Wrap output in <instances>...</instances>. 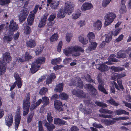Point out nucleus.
<instances>
[{
	"mask_svg": "<svg viewBox=\"0 0 131 131\" xmlns=\"http://www.w3.org/2000/svg\"><path fill=\"white\" fill-rule=\"evenodd\" d=\"M26 43L28 47L30 48H33L36 46V42L34 40L31 39L28 41Z\"/></svg>",
	"mask_w": 131,
	"mask_h": 131,
	"instance_id": "obj_22",
	"label": "nucleus"
},
{
	"mask_svg": "<svg viewBox=\"0 0 131 131\" xmlns=\"http://www.w3.org/2000/svg\"><path fill=\"white\" fill-rule=\"evenodd\" d=\"M115 55L114 54L111 55L109 57L108 61L106 63H103L102 64H98L96 65V68L102 72L107 70L108 69H110V68H108V66L105 65V64L108 65H111L113 64V63L111 62V61L114 62H116L118 61V59H116L114 58L115 57Z\"/></svg>",
	"mask_w": 131,
	"mask_h": 131,
	"instance_id": "obj_3",
	"label": "nucleus"
},
{
	"mask_svg": "<svg viewBox=\"0 0 131 131\" xmlns=\"http://www.w3.org/2000/svg\"><path fill=\"white\" fill-rule=\"evenodd\" d=\"M74 81L73 82H71L70 85H75L79 87L80 88H82L83 86V83L81 80L80 78L77 77L74 78L73 80Z\"/></svg>",
	"mask_w": 131,
	"mask_h": 131,
	"instance_id": "obj_11",
	"label": "nucleus"
},
{
	"mask_svg": "<svg viewBox=\"0 0 131 131\" xmlns=\"http://www.w3.org/2000/svg\"><path fill=\"white\" fill-rule=\"evenodd\" d=\"M78 24L80 27L84 26L86 24L85 21L84 20H80L78 23Z\"/></svg>",
	"mask_w": 131,
	"mask_h": 131,
	"instance_id": "obj_52",
	"label": "nucleus"
},
{
	"mask_svg": "<svg viewBox=\"0 0 131 131\" xmlns=\"http://www.w3.org/2000/svg\"><path fill=\"white\" fill-rule=\"evenodd\" d=\"M65 10L66 14H70L73 12V9H63Z\"/></svg>",
	"mask_w": 131,
	"mask_h": 131,
	"instance_id": "obj_59",
	"label": "nucleus"
},
{
	"mask_svg": "<svg viewBox=\"0 0 131 131\" xmlns=\"http://www.w3.org/2000/svg\"><path fill=\"white\" fill-rule=\"evenodd\" d=\"M10 2V0H0V4L2 5H6Z\"/></svg>",
	"mask_w": 131,
	"mask_h": 131,
	"instance_id": "obj_48",
	"label": "nucleus"
},
{
	"mask_svg": "<svg viewBox=\"0 0 131 131\" xmlns=\"http://www.w3.org/2000/svg\"><path fill=\"white\" fill-rule=\"evenodd\" d=\"M14 77L16 80L15 82H17V81L21 80V79L19 76V75L17 73H15L14 74Z\"/></svg>",
	"mask_w": 131,
	"mask_h": 131,
	"instance_id": "obj_60",
	"label": "nucleus"
},
{
	"mask_svg": "<svg viewBox=\"0 0 131 131\" xmlns=\"http://www.w3.org/2000/svg\"><path fill=\"white\" fill-rule=\"evenodd\" d=\"M59 4V1H55L53 2L50 4V7L53 8H55L57 7Z\"/></svg>",
	"mask_w": 131,
	"mask_h": 131,
	"instance_id": "obj_46",
	"label": "nucleus"
},
{
	"mask_svg": "<svg viewBox=\"0 0 131 131\" xmlns=\"http://www.w3.org/2000/svg\"><path fill=\"white\" fill-rule=\"evenodd\" d=\"M61 119L59 118H55L54 119V123L55 124L59 125Z\"/></svg>",
	"mask_w": 131,
	"mask_h": 131,
	"instance_id": "obj_63",
	"label": "nucleus"
},
{
	"mask_svg": "<svg viewBox=\"0 0 131 131\" xmlns=\"http://www.w3.org/2000/svg\"><path fill=\"white\" fill-rule=\"evenodd\" d=\"M86 96V94L82 90H78V93L77 96L79 98H83Z\"/></svg>",
	"mask_w": 131,
	"mask_h": 131,
	"instance_id": "obj_33",
	"label": "nucleus"
},
{
	"mask_svg": "<svg viewBox=\"0 0 131 131\" xmlns=\"http://www.w3.org/2000/svg\"><path fill=\"white\" fill-rule=\"evenodd\" d=\"M87 36L90 42L92 41L95 38V35L92 32H90L88 33Z\"/></svg>",
	"mask_w": 131,
	"mask_h": 131,
	"instance_id": "obj_30",
	"label": "nucleus"
},
{
	"mask_svg": "<svg viewBox=\"0 0 131 131\" xmlns=\"http://www.w3.org/2000/svg\"><path fill=\"white\" fill-rule=\"evenodd\" d=\"M66 15V12L64 9H62L59 11L57 14V17L59 18H64Z\"/></svg>",
	"mask_w": 131,
	"mask_h": 131,
	"instance_id": "obj_24",
	"label": "nucleus"
},
{
	"mask_svg": "<svg viewBox=\"0 0 131 131\" xmlns=\"http://www.w3.org/2000/svg\"><path fill=\"white\" fill-rule=\"evenodd\" d=\"M30 95L29 94H27L26 98L24 101L23 103V108L25 109L26 108L29 109L30 105Z\"/></svg>",
	"mask_w": 131,
	"mask_h": 131,
	"instance_id": "obj_10",
	"label": "nucleus"
},
{
	"mask_svg": "<svg viewBox=\"0 0 131 131\" xmlns=\"http://www.w3.org/2000/svg\"><path fill=\"white\" fill-rule=\"evenodd\" d=\"M81 15V12L79 10H78L72 15V18L74 19H76L79 18Z\"/></svg>",
	"mask_w": 131,
	"mask_h": 131,
	"instance_id": "obj_20",
	"label": "nucleus"
},
{
	"mask_svg": "<svg viewBox=\"0 0 131 131\" xmlns=\"http://www.w3.org/2000/svg\"><path fill=\"white\" fill-rule=\"evenodd\" d=\"M48 91V89L47 88L43 87L40 90L39 93L41 95H43L45 94Z\"/></svg>",
	"mask_w": 131,
	"mask_h": 131,
	"instance_id": "obj_49",
	"label": "nucleus"
},
{
	"mask_svg": "<svg viewBox=\"0 0 131 131\" xmlns=\"http://www.w3.org/2000/svg\"><path fill=\"white\" fill-rule=\"evenodd\" d=\"M126 56V54L124 51L122 50L118 52L117 54V57L118 58H125Z\"/></svg>",
	"mask_w": 131,
	"mask_h": 131,
	"instance_id": "obj_32",
	"label": "nucleus"
},
{
	"mask_svg": "<svg viewBox=\"0 0 131 131\" xmlns=\"http://www.w3.org/2000/svg\"><path fill=\"white\" fill-rule=\"evenodd\" d=\"M113 33V32L111 31L107 34H105V40L106 43H108L111 41Z\"/></svg>",
	"mask_w": 131,
	"mask_h": 131,
	"instance_id": "obj_31",
	"label": "nucleus"
},
{
	"mask_svg": "<svg viewBox=\"0 0 131 131\" xmlns=\"http://www.w3.org/2000/svg\"><path fill=\"white\" fill-rule=\"evenodd\" d=\"M83 49L81 47L78 46H71L64 49L63 53L66 55H68L71 54L72 56H79L80 54V52H83Z\"/></svg>",
	"mask_w": 131,
	"mask_h": 131,
	"instance_id": "obj_1",
	"label": "nucleus"
},
{
	"mask_svg": "<svg viewBox=\"0 0 131 131\" xmlns=\"http://www.w3.org/2000/svg\"><path fill=\"white\" fill-rule=\"evenodd\" d=\"M110 68L115 72L121 71L124 70V68H123L116 67L113 66L111 67Z\"/></svg>",
	"mask_w": 131,
	"mask_h": 131,
	"instance_id": "obj_41",
	"label": "nucleus"
},
{
	"mask_svg": "<svg viewBox=\"0 0 131 131\" xmlns=\"http://www.w3.org/2000/svg\"><path fill=\"white\" fill-rule=\"evenodd\" d=\"M90 42V43L91 45L88 47V48L86 50V52H88L94 50L96 47L97 45V43L95 42H92V41Z\"/></svg>",
	"mask_w": 131,
	"mask_h": 131,
	"instance_id": "obj_16",
	"label": "nucleus"
},
{
	"mask_svg": "<svg viewBox=\"0 0 131 131\" xmlns=\"http://www.w3.org/2000/svg\"><path fill=\"white\" fill-rule=\"evenodd\" d=\"M123 103L126 106L128 107L131 109V104L126 102L125 101H123Z\"/></svg>",
	"mask_w": 131,
	"mask_h": 131,
	"instance_id": "obj_64",
	"label": "nucleus"
},
{
	"mask_svg": "<svg viewBox=\"0 0 131 131\" xmlns=\"http://www.w3.org/2000/svg\"><path fill=\"white\" fill-rule=\"evenodd\" d=\"M123 35L122 34H121L116 39V41L117 42H119L121 41L123 39Z\"/></svg>",
	"mask_w": 131,
	"mask_h": 131,
	"instance_id": "obj_62",
	"label": "nucleus"
},
{
	"mask_svg": "<svg viewBox=\"0 0 131 131\" xmlns=\"http://www.w3.org/2000/svg\"><path fill=\"white\" fill-rule=\"evenodd\" d=\"M79 108L80 110L84 112L85 113L88 114L90 112L89 111L88 112L83 107V106L82 104H80V105L79 106Z\"/></svg>",
	"mask_w": 131,
	"mask_h": 131,
	"instance_id": "obj_50",
	"label": "nucleus"
},
{
	"mask_svg": "<svg viewBox=\"0 0 131 131\" xmlns=\"http://www.w3.org/2000/svg\"><path fill=\"white\" fill-rule=\"evenodd\" d=\"M100 113H108L109 114H112L113 112L112 111L108 109L101 108L99 110Z\"/></svg>",
	"mask_w": 131,
	"mask_h": 131,
	"instance_id": "obj_39",
	"label": "nucleus"
},
{
	"mask_svg": "<svg viewBox=\"0 0 131 131\" xmlns=\"http://www.w3.org/2000/svg\"><path fill=\"white\" fill-rule=\"evenodd\" d=\"M73 34L71 33H67L66 34V40L67 42H70Z\"/></svg>",
	"mask_w": 131,
	"mask_h": 131,
	"instance_id": "obj_44",
	"label": "nucleus"
},
{
	"mask_svg": "<svg viewBox=\"0 0 131 131\" xmlns=\"http://www.w3.org/2000/svg\"><path fill=\"white\" fill-rule=\"evenodd\" d=\"M45 60V58L43 57H39L31 65V72L34 73L37 71L40 67V65L44 63Z\"/></svg>",
	"mask_w": 131,
	"mask_h": 131,
	"instance_id": "obj_4",
	"label": "nucleus"
},
{
	"mask_svg": "<svg viewBox=\"0 0 131 131\" xmlns=\"http://www.w3.org/2000/svg\"><path fill=\"white\" fill-rule=\"evenodd\" d=\"M13 37V34L11 33L10 34L4 36L3 38V40L5 42L9 43L12 40Z\"/></svg>",
	"mask_w": 131,
	"mask_h": 131,
	"instance_id": "obj_19",
	"label": "nucleus"
},
{
	"mask_svg": "<svg viewBox=\"0 0 131 131\" xmlns=\"http://www.w3.org/2000/svg\"><path fill=\"white\" fill-rule=\"evenodd\" d=\"M31 29L30 27L28 26H25L24 29V32L26 34H29L30 32Z\"/></svg>",
	"mask_w": 131,
	"mask_h": 131,
	"instance_id": "obj_47",
	"label": "nucleus"
},
{
	"mask_svg": "<svg viewBox=\"0 0 131 131\" xmlns=\"http://www.w3.org/2000/svg\"><path fill=\"white\" fill-rule=\"evenodd\" d=\"M33 116V113H31L29 114L27 118V121L28 123H30L31 121Z\"/></svg>",
	"mask_w": 131,
	"mask_h": 131,
	"instance_id": "obj_56",
	"label": "nucleus"
},
{
	"mask_svg": "<svg viewBox=\"0 0 131 131\" xmlns=\"http://www.w3.org/2000/svg\"><path fill=\"white\" fill-rule=\"evenodd\" d=\"M121 30V28H118L115 30L113 32V35L114 36H117L120 32Z\"/></svg>",
	"mask_w": 131,
	"mask_h": 131,
	"instance_id": "obj_58",
	"label": "nucleus"
},
{
	"mask_svg": "<svg viewBox=\"0 0 131 131\" xmlns=\"http://www.w3.org/2000/svg\"><path fill=\"white\" fill-rule=\"evenodd\" d=\"M116 18V15L113 13H108L105 17L104 25L106 26H107L112 23Z\"/></svg>",
	"mask_w": 131,
	"mask_h": 131,
	"instance_id": "obj_5",
	"label": "nucleus"
},
{
	"mask_svg": "<svg viewBox=\"0 0 131 131\" xmlns=\"http://www.w3.org/2000/svg\"><path fill=\"white\" fill-rule=\"evenodd\" d=\"M43 48L44 47L42 46H41L39 47L36 49V53L37 54V52H38L39 54L41 53L42 51Z\"/></svg>",
	"mask_w": 131,
	"mask_h": 131,
	"instance_id": "obj_55",
	"label": "nucleus"
},
{
	"mask_svg": "<svg viewBox=\"0 0 131 131\" xmlns=\"http://www.w3.org/2000/svg\"><path fill=\"white\" fill-rule=\"evenodd\" d=\"M61 59L60 57L57 58L52 60L51 61V63L53 65L59 64L61 61Z\"/></svg>",
	"mask_w": 131,
	"mask_h": 131,
	"instance_id": "obj_36",
	"label": "nucleus"
},
{
	"mask_svg": "<svg viewBox=\"0 0 131 131\" xmlns=\"http://www.w3.org/2000/svg\"><path fill=\"white\" fill-rule=\"evenodd\" d=\"M38 131H44L43 127L42 126V121H39L38 123Z\"/></svg>",
	"mask_w": 131,
	"mask_h": 131,
	"instance_id": "obj_51",
	"label": "nucleus"
},
{
	"mask_svg": "<svg viewBox=\"0 0 131 131\" xmlns=\"http://www.w3.org/2000/svg\"><path fill=\"white\" fill-rule=\"evenodd\" d=\"M79 41L83 44H86L88 42V40L82 36H80L79 38Z\"/></svg>",
	"mask_w": 131,
	"mask_h": 131,
	"instance_id": "obj_42",
	"label": "nucleus"
},
{
	"mask_svg": "<svg viewBox=\"0 0 131 131\" xmlns=\"http://www.w3.org/2000/svg\"><path fill=\"white\" fill-rule=\"evenodd\" d=\"M62 103L59 101L56 100L54 102L55 108L58 111L60 109L61 107L62 106Z\"/></svg>",
	"mask_w": 131,
	"mask_h": 131,
	"instance_id": "obj_26",
	"label": "nucleus"
},
{
	"mask_svg": "<svg viewBox=\"0 0 131 131\" xmlns=\"http://www.w3.org/2000/svg\"><path fill=\"white\" fill-rule=\"evenodd\" d=\"M59 97L61 99L65 100L68 98V96L64 93H60Z\"/></svg>",
	"mask_w": 131,
	"mask_h": 131,
	"instance_id": "obj_40",
	"label": "nucleus"
},
{
	"mask_svg": "<svg viewBox=\"0 0 131 131\" xmlns=\"http://www.w3.org/2000/svg\"><path fill=\"white\" fill-rule=\"evenodd\" d=\"M42 100L39 99L36 102H32L30 107V110H33L36 108V107L39 106L42 102Z\"/></svg>",
	"mask_w": 131,
	"mask_h": 131,
	"instance_id": "obj_17",
	"label": "nucleus"
},
{
	"mask_svg": "<svg viewBox=\"0 0 131 131\" xmlns=\"http://www.w3.org/2000/svg\"><path fill=\"white\" fill-rule=\"evenodd\" d=\"M74 5L70 2H67L65 4L66 8H74Z\"/></svg>",
	"mask_w": 131,
	"mask_h": 131,
	"instance_id": "obj_45",
	"label": "nucleus"
},
{
	"mask_svg": "<svg viewBox=\"0 0 131 131\" xmlns=\"http://www.w3.org/2000/svg\"><path fill=\"white\" fill-rule=\"evenodd\" d=\"M99 116L100 117L105 118H111L113 117V116L111 115H107L103 114H99Z\"/></svg>",
	"mask_w": 131,
	"mask_h": 131,
	"instance_id": "obj_54",
	"label": "nucleus"
},
{
	"mask_svg": "<svg viewBox=\"0 0 131 131\" xmlns=\"http://www.w3.org/2000/svg\"><path fill=\"white\" fill-rule=\"evenodd\" d=\"M38 9H34L33 11L30 12L27 19L28 24L31 25H32L34 19V14L37 11Z\"/></svg>",
	"mask_w": 131,
	"mask_h": 131,
	"instance_id": "obj_9",
	"label": "nucleus"
},
{
	"mask_svg": "<svg viewBox=\"0 0 131 131\" xmlns=\"http://www.w3.org/2000/svg\"><path fill=\"white\" fill-rule=\"evenodd\" d=\"M43 122L44 124V126L47 129L45 131H53L55 129V126L53 124L48 123L46 120L43 121Z\"/></svg>",
	"mask_w": 131,
	"mask_h": 131,
	"instance_id": "obj_12",
	"label": "nucleus"
},
{
	"mask_svg": "<svg viewBox=\"0 0 131 131\" xmlns=\"http://www.w3.org/2000/svg\"><path fill=\"white\" fill-rule=\"evenodd\" d=\"M46 17L41 18L40 20L39 21V23L38 26L40 28L44 27L46 24Z\"/></svg>",
	"mask_w": 131,
	"mask_h": 131,
	"instance_id": "obj_28",
	"label": "nucleus"
},
{
	"mask_svg": "<svg viewBox=\"0 0 131 131\" xmlns=\"http://www.w3.org/2000/svg\"><path fill=\"white\" fill-rule=\"evenodd\" d=\"M95 104L98 106L101 107L105 108L107 106V105L106 104L103 103L102 102L96 101L95 102Z\"/></svg>",
	"mask_w": 131,
	"mask_h": 131,
	"instance_id": "obj_43",
	"label": "nucleus"
},
{
	"mask_svg": "<svg viewBox=\"0 0 131 131\" xmlns=\"http://www.w3.org/2000/svg\"><path fill=\"white\" fill-rule=\"evenodd\" d=\"M84 87L88 90L92 92V93H91L92 94H95L97 93L96 89L90 84H85L84 86Z\"/></svg>",
	"mask_w": 131,
	"mask_h": 131,
	"instance_id": "obj_15",
	"label": "nucleus"
},
{
	"mask_svg": "<svg viewBox=\"0 0 131 131\" xmlns=\"http://www.w3.org/2000/svg\"><path fill=\"white\" fill-rule=\"evenodd\" d=\"M107 103L115 106H117L119 104V103L116 102L114 99L112 98H111L110 100H107Z\"/></svg>",
	"mask_w": 131,
	"mask_h": 131,
	"instance_id": "obj_37",
	"label": "nucleus"
},
{
	"mask_svg": "<svg viewBox=\"0 0 131 131\" xmlns=\"http://www.w3.org/2000/svg\"><path fill=\"white\" fill-rule=\"evenodd\" d=\"M23 58L24 60L26 61L30 59L31 58V56L29 55L28 53H25V56L23 57Z\"/></svg>",
	"mask_w": 131,
	"mask_h": 131,
	"instance_id": "obj_53",
	"label": "nucleus"
},
{
	"mask_svg": "<svg viewBox=\"0 0 131 131\" xmlns=\"http://www.w3.org/2000/svg\"><path fill=\"white\" fill-rule=\"evenodd\" d=\"M3 60L0 59V75H1L6 71V61L8 62L11 60L10 53L6 52L3 54Z\"/></svg>",
	"mask_w": 131,
	"mask_h": 131,
	"instance_id": "obj_2",
	"label": "nucleus"
},
{
	"mask_svg": "<svg viewBox=\"0 0 131 131\" xmlns=\"http://www.w3.org/2000/svg\"><path fill=\"white\" fill-rule=\"evenodd\" d=\"M56 17V15L55 14H53L51 15L48 18L49 21H52L55 19Z\"/></svg>",
	"mask_w": 131,
	"mask_h": 131,
	"instance_id": "obj_61",
	"label": "nucleus"
},
{
	"mask_svg": "<svg viewBox=\"0 0 131 131\" xmlns=\"http://www.w3.org/2000/svg\"><path fill=\"white\" fill-rule=\"evenodd\" d=\"M82 7L83 8H92L93 6L91 3L85 2L83 4Z\"/></svg>",
	"mask_w": 131,
	"mask_h": 131,
	"instance_id": "obj_34",
	"label": "nucleus"
},
{
	"mask_svg": "<svg viewBox=\"0 0 131 131\" xmlns=\"http://www.w3.org/2000/svg\"><path fill=\"white\" fill-rule=\"evenodd\" d=\"M102 25V22L100 20H97L94 22L93 24L94 28L96 29L100 30Z\"/></svg>",
	"mask_w": 131,
	"mask_h": 131,
	"instance_id": "obj_23",
	"label": "nucleus"
},
{
	"mask_svg": "<svg viewBox=\"0 0 131 131\" xmlns=\"http://www.w3.org/2000/svg\"><path fill=\"white\" fill-rule=\"evenodd\" d=\"M5 124L9 127L12 124L13 122V117L12 115L10 114L6 116L5 118Z\"/></svg>",
	"mask_w": 131,
	"mask_h": 131,
	"instance_id": "obj_14",
	"label": "nucleus"
},
{
	"mask_svg": "<svg viewBox=\"0 0 131 131\" xmlns=\"http://www.w3.org/2000/svg\"><path fill=\"white\" fill-rule=\"evenodd\" d=\"M28 13V11L27 9H23V10L21 12L18 16L20 21L22 22L25 21Z\"/></svg>",
	"mask_w": 131,
	"mask_h": 131,
	"instance_id": "obj_7",
	"label": "nucleus"
},
{
	"mask_svg": "<svg viewBox=\"0 0 131 131\" xmlns=\"http://www.w3.org/2000/svg\"><path fill=\"white\" fill-rule=\"evenodd\" d=\"M126 76V74L125 73H123L121 74L116 73L112 77V79L116 81V79L117 80Z\"/></svg>",
	"mask_w": 131,
	"mask_h": 131,
	"instance_id": "obj_21",
	"label": "nucleus"
},
{
	"mask_svg": "<svg viewBox=\"0 0 131 131\" xmlns=\"http://www.w3.org/2000/svg\"><path fill=\"white\" fill-rule=\"evenodd\" d=\"M116 115H120L121 114H126L128 115L129 113L126 112L125 110H123L119 109L116 110L114 112Z\"/></svg>",
	"mask_w": 131,
	"mask_h": 131,
	"instance_id": "obj_25",
	"label": "nucleus"
},
{
	"mask_svg": "<svg viewBox=\"0 0 131 131\" xmlns=\"http://www.w3.org/2000/svg\"><path fill=\"white\" fill-rule=\"evenodd\" d=\"M55 78L56 76L54 74L52 73L51 74L50 76H48L47 78L46 81V83L49 84L51 83L53 79Z\"/></svg>",
	"mask_w": 131,
	"mask_h": 131,
	"instance_id": "obj_27",
	"label": "nucleus"
},
{
	"mask_svg": "<svg viewBox=\"0 0 131 131\" xmlns=\"http://www.w3.org/2000/svg\"><path fill=\"white\" fill-rule=\"evenodd\" d=\"M19 109L18 108L16 112L15 117V129L16 130H17L20 121L21 117Z\"/></svg>",
	"mask_w": 131,
	"mask_h": 131,
	"instance_id": "obj_6",
	"label": "nucleus"
},
{
	"mask_svg": "<svg viewBox=\"0 0 131 131\" xmlns=\"http://www.w3.org/2000/svg\"><path fill=\"white\" fill-rule=\"evenodd\" d=\"M43 99V102L44 103L45 105H47L49 102V99L47 97H45L42 98Z\"/></svg>",
	"mask_w": 131,
	"mask_h": 131,
	"instance_id": "obj_57",
	"label": "nucleus"
},
{
	"mask_svg": "<svg viewBox=\"0 0 131 131\" xmlns=\"http://www.w3.org/2000/svg\"><path fill=\"white\" fill-rule=\"evenodd\" d=\"M46 118L49 123H51L53 120V117L51 116V112H48L46 115Z\"/></svg>",
	"mask_w": 131,
	"mask_h": 131,
	"instance_id": "obj_35",
	"label": "nucleus"
},
{
	"mask_svg": "<svg viewBox=\"0 0 131 131\" xmlns=\"http://www.w3.org/2000/svg\"><path fill=\"white\" fill-rule=\"evenodd\" d=\"M58 37V34L57 33H55L53 35L50 39L51 42H53L56 41Z\"/></svg>",
	"mask_w": 131,
	"mask_h": 131,
	"instance_id": "obj_38",
	"label": "nucleus"
},
{
	"mask_svg": "<svg viewBox=\"0 0 131 131\" xmlns=\"http://www.w3.org/2000/svg\"><path fill=\"white\" fill-rule=\"evenodd\" d=\"M9 30L11 32L16 31L18 28V26L17 24L14 21L12 20L10 21V24L9 26Z\"/></svg>",
	"mask_w": 131,
	"mask_h": 131,
	"instance_id": "obj_13",
	"label": "nucleus"
},
{
	"mask_svg": "<svg viewBox=\"0 0 131 131\" xmlns=\"http://www.w3.org/2000/svg\"><path fill=\"white\" fill-rule=\"evenodd\" d=\"M63 87V84L60 83L56 86L54 90L56 92H60L62 91Z\"/></svg>",
	"mask_w": 131,
	"mask_h": 131,
	"instance_id": "obj_29",
	"label": "nucleus"
},
{
	"mask_svg": "<svg viewBox=\"0 0 131 131\" xmlns=\"http://www.w3.org/2000/svg\"><path fill=\"white\" fill-rule=\"evenodd\" d=\"M101 122L107 125H111L114 124L116 121L113 120V119H102L101 120Z\"/></svg>",
	"mask_w": 131,
	"mask_h": 131,
	"instance_id": "obj_18",
	"label": "nucleus"
},
{
	"mask_svg": "<svg viewBox=\"0 0 131 131\" xmlns=\"http://www.w3.org/2000/svg\"><path fill=\"white\" fill-rule=\"evenodd\" d=\"M101 75L100 74H99L98 76V82L99 84L98 88L99 90L101 91L106 94H107L106 90L103 87L104 83L103 80L101 78H100L101 76Z\"/></svg>",
	"mask_w": 131,
	"mask_h": 131,
	"instance_id": "obj_8",
	"label": "nucleus"
}]
</instances>
